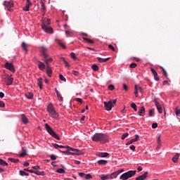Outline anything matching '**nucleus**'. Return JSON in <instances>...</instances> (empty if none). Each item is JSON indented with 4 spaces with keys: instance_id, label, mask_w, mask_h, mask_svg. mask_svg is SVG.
Listing matches in <instances>:
<instances>
[{
    "instance_id": "1",
    "label": "nucleus",
    "mask_w": 180,
    "mask_h": 180,
    "mask_svg": "<svg viewBox=\"0 0 180 180\" xmlns=\"http://www.w3.org/2000/svg\"><path fill=\"white\" fill-rule=\"evenodd\" d=\"M92 140L93 141H98L99 143H101L102 144H105V143H108V136L105 134H101V133H97L94 134L92 136Z\"/></svg>"
},
{
    "instance_id": "2",
    "label": "nucleus",
    "mask_w": 180,
    "mask_h": 180,
    "mask_svg": "<svg viewBox=\"0 0 180 180\" xmlns=\"http://www.w3.org/2000/svg\"><path fill=\"white\" fill-rule=\"evenodd\" d=\"M47 112L49 113V115L53 119H58V112L56 111V108H54V105H53V104L50 103L48 105Z\"/></svg>"
},
{
    "instance_id": "3",
    "label": "nucleus",
    "mask_w": 180,
    "mask_h": 180,
    "mask_svg": "<svg viewBox=\"0 0 180 180\" xmlns=\"http://www.w3.org/2000/svg\"><path fill=\"white\" fill-rule=\"evenodd\" d=\"M41 53H42V56L44 58V61L46 64V67L51 63H53V58H49V54L47 53V49H46L45 47L42 46L41 48Z\"/></svg>"
},
{
    "instance_id": "4",
    "label": "nucleus",
    "mask_w": 180,
    "mask_h": 180,
    "mask_svg": "<svg viewBox=\"0 0 180 180\" xmlns=\"http://www.w3.org/2000/svg\"><path fill=\"white\" fill-rule=\"evenodd\" d=\"M137 172L136 170H130L129 172H127L121 175L120 177V179L122 180H127L129 178H131L132 176H134V174Z\"/></svg>"
},
{
    "instance_id": "5",
    "label": "nucleus",
    "mask_w": 180,
    "mask_h": 180,
    "mask_svg": "<svg viewBox=\"0 0 180 180\" xmlns=\"http://www.w3.org/2000/svg\"><path fill=\"white\" fill-rule=\"evenodd\" d=\"M2 82L7 86L12 85L13 84V77L9 76V75H4L2 76Z\"/></svg>"
},
{
    "instance_id": "6",
    "label": "nucleus",
    "mask_w": 180,
    "mask_h": 180,
    "mask_svg": "<svg viewBox=\"0 0 180 180\" xmlns=\"http://www.w3.org/2000/svg\"><path fill=\"white\" fill-rule=\"evenodd\" d=\"M117 100H110L108 102L104 101V108L105 110H112V108L116 105Z\"/></svg>"
},
{
    "instance_id": "7",
    "label": "nucleus",
    "mask_w": 180,
    "mask_h": 180,
    "mask_svg": "<svg viewBox=\"0 0 180 180\" xmlns=\"http://www.w3.org/2000/svg\"><path fill=\"white\" fill-rule=\"evenodd\" d=\"M45 127L46 129V131H48V133L52 136V137H54V139H56V140H60V136H58V134H56L53 131V129H51V127H50V125H49V124H45Z\"/></svg>"
},
{
    "instance_id": "8",
    "label": "nucleus",
    "mask_w": 180,
    "mask_h": 180,
    "mask_svg": "<svg viewBox=\"0 0 180 180\" xmlns=\"http://www.w3.org/2000/svg\"><path fill=\"white\" fill-rule=\"evenodd\" d=\"M4 6L6 7L7 11H8L9 12H12V11H13V1H5L4 2Z\"/></svg>"
},
{
    "instance_id": "9",
    "label": "nucleus",
    "mask_w": 180,
    "mask_h": 180,
    "mask_svg": "<svg viewBox=\"0 0 180 180\" xmlns=\"http://www.w3.org/2000/svg\"><path fill=\"white\" fill-rule=\"evenodd\" d=\"M68 150H70V155H82V154H84V153H82V151L78 150V149H75V148H72L71 147H68Z\"/></svg>"
},
{
    "instance_id": "10",
    "label": "nucleus",
    "mask_w": 180,
    "mask_h": 180,
    "mask_svg": "<svg viewBox=\"0 0 180 180\" xmlns=\"http://www.w3.org/2000/svg\"><path fill=\"white\" fill-rule=\"evenodd\" d=\"M4 68L8 71H11V72H15V67L13 66V63L6 62L4 65Z\"/></svg>"
},
{
    "instance_id": "11",
    "label": "nucleus",
    "mask_w": 180,
    "mask_h": 180,
    "mask_svg": "<svg viewBox=\"0 0 180 180\" xmlns=\"http://www.w3.org/2000/svg\"><path fill=\"white\" fill-rule=\"evenodd\" d=\"M41 29L45 32L46 33H49V34H53L54 32L53 31V28L47 26V25H41Z\"/></svg>"
},
{
    "instance_id": "12",
    "label": "nucleus",
    "mask_w": 180,
    "mask_h": 180,
    "mask_svg": "<svg viewBox=\"0 0 180 180\" xmlns=\"http://www.w3.org/2000/svg\"><path fill=\"white\" fill-rule=\"evenodd\" d=\"M140 136L139 135H135V139H132L130 141H127L126 146H130V144H133V143L136 141H139Z\"/></svg>"
},
{
    "instance_id": "13",
    "label": "nucleus",
    "mask_w": 180,
    "mask_h": 180,
    "mask_svg": "<svg viewBox=\"0 0 180 180\" xmlns=\"http://www.w3.org/2000/svg\"><path fill=\"white\" fill-rule=\"evenodd\" d=\"M139 91L141 93L143 92V88H141V86H139L137 85H135L134 95H135L136 98H137L139 96Z\"/></svg>"
},
{
    "instance_id": "14",
    "label": "nucleus",
    "mask_w": 180,
    "mask_h": 180,
    "mask_svg": "<svg viewBox=\"0 0 180 180\" xmlns=\"http://www.w3.org/2000/svg\"><path fill=\"white\" fill-rule=\"evenodd\" d=\"M150 70L154 76L155 81H160V77H158V73H157V71H155L153 68H150Z\"/></svg>"
},
{
    "instance_id": "15",
    "label": "nucleus",
    "mask_w": 180,
    "mask_h": 180,
    "mask_svg": "<svg viewBox=\"0 0 180 180\" xmlns=\"http://www.w3.org/2000/svg\"><path fill=\"white\" fill-rule=\"evenodd\" d=\"M30 6H32V2L30 1V0H27V3L25 6L22 8L23 11H25V12H29V9L30 8Z\"/></svg>"
},
{
    "instance_id": "16",
    "label": "nucleus",
    "mask_w": 180,
    "mask_h": 180,
    "mask_svg": "<svg viewBox=\"0 0 180 180\" xmlns=\"http://www.w3.org/2000/svg\"><path fill=\"white\" fill-rule=\"evenodd\" d=\"M148 176V172H146L143 174L141 176H139L136 178V180H144Z\"/></svg>"
},
{
    "instance_id": "17",
    "label": "nucleus",
    "mask_w": 180,
    "mask_h": 180,
    "mask_svg": "<svg viewBox=\"0 0 180 180\" xmlns=\"http://www.w3.org/2000/svg\"><path fill=\"white\" fill-rule=\"evenodd\" d=\"M40 5L41 6V11L44 15H46V12L47 11V9L46 8V6L44 5V2H43V0H41Z\"/></svg>"
},
{
    "instance_id": "18",
    "label": "nucleus",
    "mask_w": 180,
    "mask_h": 180,
    "mask_svg": "<svg viewBox=\"0 0 180 180\" xmlns=\"http://www.w3.org/2000/svg\"><path fill=\"white\" fill-rule=\"evenodd\" d=\"M51 23V20L50 19H43L42 20V25L41 26H49V25H50Z\"/></svg>"
},
{
    "instance_id": "19",
    "label": "nucleus",
    "mask_w": 180,
    "mask_h": 180,
    "mask_svg": "<svg viewBox=\"0 0 180 180\" xmlns=\"http://www.w3.org/2000/svg\"><path fill=\"white\" fill-rule=\"evenodd\" d=\"M21 120L25 124H27V123H29V120L25 114L21 115Z\"/></svg>"
},
{
    "instance_id": "20",
    "label": "nucleus",
    "mask_w": 180,
    "mask_h": 180,
    "mask_svg": "<svg viewBox=\"0 0 180 180\" xmlns=\"http://www.w3.org/2000/svg\"><path fill=\"white\" fill-rule=\"evenodd\" d=\"M68 147L70 146H65V150H59V151H60V153H63V154H67V155H71V150H68Z\"/></svg>"
},
{
    "instance_id": "21",
    "label": "nucleus",
    "mask_w": 180,
    "mask_h": 180,
    "mask_svg": "<svg viewBox=\"0 0 180 180\" xmlns=\"http://www.w3.org/2000/svg\"><path fill=\"white\" fill-rule=\"evenodd\" d=\"M38 67H39V70H41V71H44V70H45V68H46V65H44L43 63V62L39 61L38 62Z\"/></svg>"
},
{
    "instance_id": "22",
    "label": "nucleus",
    "mask_w": 180,
    "mask_h": 180,
    "mask_svg": "<svg viewBox=\"0 0 180 180\" xmlns=\"http://www.w3.org/2000/svg\"><path fill=\"white\" fill-rule=\"evenodd\" d=\"M139 114V116H144L146 115V108H144V106L141 107Z\"/></svg>"
},
{
    "instance_id": "23",
    "label": "nucleus",
    "mask_w": 180,
    "mask_h": 180,
    "mask_svg": "<svg viewBox=\"0 0 180 180\" xmlns=\"http://www.w3.org/2000/svg\"><path fill=\"white\" fill-rule=\"evenodd\" d=\"M46 73L49 77H51V75L53 74V70L49 65L46 66Z\"/></svg>"
},
{
    "instance_id": "24",
    "label": "nucleus",
    "mask_w": 180,
    "mask_h": 180,
    "mask_svg": "<svg viewBox=\"0 0 180 180\" xmlns=\"http://www.w3.org/2000/svg\"><path fill=\"white\" fill-rule=\"evenodd\" d=\"M97 60L99 63H106L107 61H109V60H110V58H102L98 57Z\"/></svg>"
},
{
    "instance_id": "25",
    "label": "nucleus",
    "mask_w": 180,
    "mask_h": 180,
    "mask_svg": "<svg viewBox=\"0 0 180 180\" xmlns=\"http://www.w3.org/2000/svg\"><path fill=\"white\" fill-rule=\"evenodd\" d=\"M56 42L62 47V49H67L65 44H63L60 39H56Z\"/></svg>"
},
{
    "instance_id": "26",
    "label": "nucleus",
    "mask_w": 180,
    "mask_h": 180,
    "mask_svg": "<svg viewBox=\"0 0 180 180\" xmlns=\"http://www.w3.org/2000/svg\"><path fill=\"white\" fill-rule=\"evenodd\" d=\"M117 175H119V172H113L111 174L109 175V179H114V178H117Z\"/></svg>"
},
{
    "instance_id": "27",
    "label": "nucleus",
    "mask_w": 180,
    "mask_h": 180,
    "mask_svg": "<svg viewBox=\"0 0 180 180\" xmlns=\"http://www.w3.org/2000/svg\"><path fill=\"white\" fill-rule=\"evenodd\" d=\"M37 84L39 86L40 89H43V78L40 77L38 79Z\"/></svg>"
},
{
    "instance_id": "28",
    "label": "nucleus",
    "mask_w": 180,
    "mask_h": 180,
    "mask_svg": "<svg viewBox=\"0 0 180 180\" xmlns=\"http://www.w3.org/2000/svg\"><path fill=\"white\" fill-rule=\"evenodd\" d=\"M179 158V153H176L173 158H172V161L174 163L178 162V160Z\"/></svg>"
},
{
    "instance_id": "29",
    "label": "nucleus",
    "mask_w": 180,
    "mask_h": 180,
    "mask_svg": "<svg viewBox=\"0 0 180 180\" xmlns=\"http://www.w3.org/2000/svg\"><path fill=\"white\" fill-rule=\"evenodd\" d=\"M83 40H84V41H86V43H89V44H94L95 43L94 40L85 37H83Z\"/></svg>"
},
{
    "instance_id": "30",
    "label": "nucleus",
    "mask_w": 180,
    "mask_h": 180,
    "mask_svg": "<svg viewBox=\"0 0 180 180\" xmlns=\"http://www.w3.org/2000/svg\"><path fill=\"white\" fill-rule=\"evenodd\" d=\"M109 155V153H98V157H101L102 158H105Z\"/></svg>"
},
{
    "instance_id": "31",
    "label": "nucleus",
    "mask_w": 180,
    "mask_h": 180,
    "mask_svg": "<svg viewBox=\"0 0 180 180\" xmlns=\"http://www.w3.org/2000/svg\"><path fill=\"white\" fill-rule=\"evenodd\" d=\"M34 174H36V175H40L41 176H44V175H46V173L44 172L40 171H34Z\"/></svg>"
},
{
    "instance_id": "32",
    "label": "nucleus",
    "mask_w": 180,
    "mask_h": 180,
    "mask_svg": "<svg viewBox=\"0 0 180 180\" xmlns=\"http://www.w3.org/2000/svg\"><path fill=\"white\" fill-rule=\"evenodd\" d=\"M20 175H21V176H29V174L27 173L26 172H25V170H20Z\"/></svg>"
},
{
    "instance_id": "33",
    "label": "nucleus",
    "mask_w": 180,
    "mask_h": 180,
    "mask_svg": "<svg viewBox=\"0 0 180 180\" xmlns=\"http://www.w3.org/2000/svg\"><path fill=\"white\" fill-rule=\"evenodd\" d=\"M98 164L99 165H105V164H108V161L107 160H101L98 161Z\"/></svg>"
},
{
    "instance_id": "34",
    "label": "nucleus",
    "mask_w": 180,
    "mask_h": 180,
    "mask_svg": "<svg viewBox=\"0 0 180 180\" xmlns=\"http://www.w3.org/2000/svg\"><path fill=\"white\" fill-rule=\"evenodd\" d=\"M156 108L159 113H162V106H161V104H157Z\"/></svg>"
},
{
    "instance_id": "35",
    "label": "nucleus",
    "mask_w": 180,
    "mask_h": 180,
    "mask_svg": "<svg viewBox=\"0 0 180 180\" xmlns=\"http://www.w3.org/2000/svg\"><path fill=\"white\" fill-rule=\"evenodd\" d=\"M25 96L27 98V99H33V93H27Z\"/></svg>"
},
{
    "instance_id": "36",
    "label": "nucleus",
    "mask_w": 180,
    "mask_h": 180,
    "mask_svg": "<svg viewBox=\"0 0 180 180\" xmlns=\"http://www.w3.org/2000/svg\"><path fill=\"white\" fill-rule=\"evenodd\" d=\"M91 69L93 71H99V66L98 65H93Z\"/></svg>"
},
{
    "instance_id": "37",
    "label": "nucleus",
    "mask_w": 180,
    "mask_h": 180,
    "mask_svg": "<svg viewBox=\"0 0 180 180\" xmlns=\"http://www.w3.org/2000/svg\"><path fill=\"white\" fill-rule=\"evenodd\" d=\"M9 161L11 162H14V164H18L19 162V159H15V158H8Z\"/></svg>"
},
{
    "instance_id": "38",
    "label": "nucleus",
    "mask_w": 180,
    "mask_h": 180,
    "mask_svg": "<svg viewBox=\"0 0 180 180\" xmlns=\"http://www.w3.org/2000/svg\"><path fill=\"white\" fill-rule=\"evenodd\" d=\"M0 165H3L4 167H8V164L5 162V160L0 159Z\"/></svg>"
},
{
    "instance_id": "39",
    "label": "nucleus",
    "mask_w": 180,
    "mask_h": 180,
    "mask_svg": "<svg viewBox=\"0 0 180 180\" xmlns=\"http://www.w3.org/2000/svg\"><path fill=\"white\" fill-rule=\"evenodd\" d=\"M131 108H132V109H134L135 112H137V105H136V103H132L131 104Z\"/></svg>"
},
{
    "instance_id": "40",
    "label": "nucleus",
    "mask_w": 180,
    "mask_h": 180,
    "mask_svg": "<svg viewBox=\"0 0 180 180\" xmlns=\"http://www.w3.org/2000/svg\"><path fill=\"white\" fill-rule=\"evenodd\" d=\"M56 172H58V174H65V170H64V169H58L56 170Z\"/></svg>"
},
{
    "instance_id": "41",
    "label": "nucleus",
    "mask_w": 180,
    "mask_h": 180,
    "mask_svg": "<svg viewBox=\"0 0 180 180\" xmlns=\"http://www.w3.org/2000/svg\"><path fill=\"white\" fill-rule=\"evenodd\" d=\"M161 70H162L163 75L165 77H168V73H167V70L162 66H160Z\"/></svg>"
},
{
    "instance_id": "42",
    "label": "nucleus",
    "mask_w": 180,
    "mask_h": 180,
    "mask_svg": "<svg viewBox=\"0 0 180 180\" xmlns=\"http://www.w3.org/2000/svg\"><path fill=\"white\" fill-rule=\"evenodd\" d=\"M22 47L23 50H25V51H27V45L26 44V43L22 42Z\"/></svg>"
},
{
    "instance_id": "43",
    "label": "nucleus",
    "mask_w": 180,
    "mask_h": 180,
    "mask_svg": "<svg viewBox=\"0 0 180 180\" xmlns=\"http://www.w3.org/2000/svg\"><path fill=\"white\" fill-rule=\"evenodd\" d=\"M154 112H155L154 108H153L150 110H149V116L150 117H153V116H154Z\"/></svg>"
},
{
    "instance_id": "44",
    "label": "nucleus",
    "mask_w": 180,
    "mask_h": 180,
    "mask_svg": "<svg viewBox=\"0 0 180 180\" xmlns=\"http://www.w3.org/2000/svg\"><path fill=\"white\" fill-rule=\"evenodd\" d=\"M85 179H92V175L88 174L84 176Z\"/></svg>"
},
{
    "instance_id": "45",
    "label": "nucleus",
    "mask_w": 180,
    "mask_h": 180,
    "mask_svg": "<svg viewBox=\"0 0 180 180\" xmlns=\"http://www.w3.org/2000/svg\"><path fill=\"white\" fill-rule=\"evenodd\" d=\"M59 78L61 81H64V82L67 81V79H65V77H64L63 75H59Z\"/></svg>"
},
{
    "instance_id": "46",
    "label": "nucleus",
    "mask_w": 180,
    "mask_h": 180,
    "mask_svg": "<svg viewBox=\"0 0 180 180\" xmlns=\"http://www.w3.org/2000/svg\"><path fill=\"white\" fill-rule=\"evenodd\" d=\"M101 180H106V179H110L109 178V175H105V176H101Z\"/></svg>"
},
{
    "instance_id": "47",
    "label": "nucleus",
    "mask_w": 180,
    "mask_h": 180,
    "mask_svg": "<svg viewBox=\"0 0 180 180\" xmlns=\"http://www.w3.org/2000/svg\"><path fill=\"white\" fill-rule=\"evenodd\" d=\"M108 89H109L110 91H113V90H115V85H113V84H110V85L108 86Z\"/></svg>"
},
{
    "instance_id": "48",
    "label": "nucleus",
    "mask_w": 180,
    "mask_h": 180,
    "mask_svg": "<svg viewBox=\"0 0 180 180\" xmlns=\"http://www.w3.org/2000/svg\"><path fill=\"white\" fill-rule=\"evenodd\" d=\"M20 157H26V150L23 149V151L20 153Z\"/></svg>"
},
{
    "instance_id": "49",
    "label": "nucleus",
    "mask_w": 180,
    "mask_h": 180,
    "mask_svg": "<svg viewBox=\"0 0 180 180\" xmlns=\"http://www.w3.org/2000/svg\"><path fill=\"white\" fill-rule=\"evenodd\" d=\"M136 67H137V64L136 63H131L129 65V68H136Z\"/></svg>"
},
{
    "instance_id": "50",
    "label": "nucleus",
    "mask_w": 180,
    "mask_h": 180,
    "mask_svg": "<svg viewBox=\"0 0 180 180\" xmlns=\"http://www.w3.org/2000/svg\"><path fill=\"white\" fill-rule=\"evenodd\" d=\"M129 136V133H125L122 136H121V139L122 140H124V139H126V137H127Z\"/></svg>"
},
{
    "instance_id": "51",
    "label": "nucleus",
    "mask_w": 180,
    "mask_h": 180,
    "mask_svg": "<svg viewBox=\"0 0 180 180\" xmlns=\"http://www.w3.org/2000/svg\"><path fill=\"white\" fill-rule=\"evenodd\" d=\"M70 56H71L72 58H73V60H77V56H75V53L72 52L70 53Z\"/></svg>"
},
{
    "instance_id": "52",
    "label": "nucleus",
    "mask_w": 180,
    "mask_h": 180,
    "mask_svg": "<svg viewBox=\"0 0 180 180\" xmlns=\"http://www.w3.org/2000/svg\"><path fill=\"white\" fill-rule=\"evenodd\" d=\"M56 95L58 96V101H63V96H61V94L60 93Z\"/></svg>"
},
{
    "instance_id": "53",
    "label": "nucleus",
    "mask_w": 180,
    "mask_h": 180,
    "mask_svg": "<svg viewBox=\"0 0 180 180\" xmlns=\"http://www.w3.org/2000/svg\"><path fill=\"white\" fill-rule=\"evenodd\" d=\"M108 48L112 50V51H115V46L112 44L108 45Z\"/></svg>"
},
{
    "instance_id": "54",
    "label": "nucleus",
    "mask_w": 180,
    "mask_h": 180,
    "mask_svg": "<svg viewBox=\"0 0 180 180\" xmlns=\"http://www.w3.org/2000/svg\"><path fill=\"white\" fill-rule=\"evenodd\" d=\"M24 171H25L27 172H30L31 174H34V171H33L32 169H24Z\"/></svg>"
},
{
    "instance_id": "55",
    "label": "nucleus",
    "mask_w": 180,
    "mask_h": 180,
    "mask_svg": "<svg viewBox=\"0 0 180 180\" xmlns=\"http://www.w3.org/2000/svg\"><path fill=\"white\" fill-rule=\"evenodd\" d=\"M130 150H131L132 151H135L136 150V146L134 145H131L129 146Z\"/></svg>"
},
{
    "instance_id": "56",
    "label": "nucleus",
    "mask_w": 180,
    "mask_h": 180,
    "mask_svg": "<svg viewBox=\"0 0 180 180\" xmlns=\"http://www.w3.org/2000/svg\"><path fill=\"white\" fill-rule=\"evenodd\" d=\"M123 89H124V91H129V87L126 84H123Z\"/></svg>"
},
{
    "instance_id": "57",
    "label": "nucleus",
    "mask_w": 180,
    "mask_h": 180,
    "mask_svg": "<svg viewBox=\"0 0 180 180\" xmlns=\"http://www.w3.org/2000/svg\"><path fill=\"white\" fill-rule=\"evenodd\" d=\"M157 127H158V124L157 123L152 124V129H157Z\"/></svg>"
},
{
    "instance_id": "58",
    "label": "nucleus",
    "mask_w": 180,
    "mask_h": 180,
    "mask_svg": "<svg viewBox=\"0 0 180 180\" xmlns=\"http://www.w3.org/2000/svg\"><path fill=\"white\" fill-rule=\"evenodd\" d=\"M176 116H179L180 115V110H178V107H176Z\"/></svg>"
},
{
    "instance_id": "59",
    "label": "nucleus",
    "mask_w": 180,
    "mask_h": 180,
    "mask_svg": "<svg viewBox=\"0 0 180 180\" xmlns=\"http://www.w3.org/2000/svg\"><path fill=\"white\" fill-rule=\"evenodd\" d=\"M51 160H52L53 161L57 160V157L54 155H51Z\"/></svg>"
},
{
    "instance_id": "60",
    "label": "nucleus",
    "mask_w": 180,
    "mask_h": 180,
    "mask_svg": "<svg viewBox=\"0 0 180 180\" xmlns=\"http://www.w3.org/2000/svg\"><path fill=\"white\" fill-rule=\"evenodd\" d=\"M0 108H5V103L0 101Z\"/></svg>"
},
{
    "instance_id": "61",
    "label": "nucleus",
    "mask_w": 180,
    "mask_h": 180,
    "mask_svg": "<svg viewBox=\"0 0 180 180\" xmlns=\"http://www.w3.org/2000/svg\"><path fill=\"white\" fill-rule=\"evenodd\" d=\"M32 169H36V170L40 169V166H33Z\"/></svg>"
},
{
    "instance_id": "62",
    "label": "nucleus",
    "mask_w": 180,
    "mask_h": 180,
    "mask_svg": "<svg viewBox=\"0 0 180 180\" xmlns=\"http://www.w3.org/2000/svg\"><path fill=\"white\" fill-rule=\"evenodd\" d=\"M158 144H161V136H159L158 138Z\"/></svg>"
},
{
    "instance_id": "63",
    "label": "nucleus",
    "mask_w": 180,
    "mask_h": 180,
    "mask_svg": "<svg viewBox=\"0 0 180 180\" xmlns=\"http://www.w3.org/2000/svg\"><path fill=\"white\" fill-rule=\"evenodd\" d=\"M53 146L54 148H59V147H60V145H58L57 143H53Z\"/></svg>"
},
{
    "instance_id": "64",
    "label": "nucleus",
    "mask_w": 180,
    "mask_h": 180,
    "mask_svg": "<svg viewBox=\"0 0 180 180\" xmlns=\"http://www.w3.org/2000/svg\"><path fill=\"white\" fill-rule=\"evenodd\" d=\"M76 101H77V102H79L80 103H82V99L80 98H76Z\"/></svg>"
}]
</instances>
